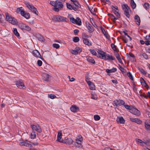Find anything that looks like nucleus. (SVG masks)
Masks as SVG:
<instances>
[{
  "label": "nucleus",
  "mask_w": 150,
  "mask_h": 150,
  "mask_svg": "<svg viewBox=\"0 0 150 150\" xmlns=\"http://www.w3.org/2000/svg\"><path fill=\"white\" fill-rule=\"evenodd\" d=\"M115 56L116 57L117 59L118 60V61L120 63H122V62L121 60V59L120 57V55L119 54L117 53L116 54H115Z\"/></svg>",
  "instance_id": "a19ab883"
},
{
  "label": "nucleus",
  "mask_w": 150,
  "mask_h": 150,
  "mask_svg": "<svg viewBox=\"0 0 150 150\" xmlns=\"http://www.w3.org/2000/svg\"><path fill=\"white\" fill-rule=\"evenodd\" d=\"M143 6L146 10H147L149 8V4L148 3H145Z\"/></svg>",
  "instance_id": "79ce46f5"
},
{
  "label": "nucleus",
  "mask_w": 150,
  "mask_h": 150,
  "mask_svg": "<svg viewBox=\"0 0 150 150\" xmlns=\"http://www.w3.org/2000/svg\"><path fill=\"white\" fill-rule=\"evenodd\" d=\"M82 137L79 135L78 136V137L76 138V143L78 144L82 145Z\"/></svg>",
  "instance_id": "f3484780"
},
{
  "label": "nucleus",
  "mask_w": 150,
  "mask_h": 150,
  "mask_svg": "<svg viewBox=\"0 0 150 150\" xmlns=\"http://www.w3.org/2000/svg\"><path fill=\"white\" fill-rule=\"evenodd\" d=\"M145 44L146 45H150V41L146 40L145 41Z\"/></svg>",
  "instance_id": "69168bd1"
},
{
  "label": "nucleus",
  "mask_w": 150,
  "mask_h": 150,
  "mask_svg": "<svg viewBox=\"0 0 150 150\" xmlns=\"http://www.w3.org/2000/svg\"><path fill=\"white\" fill-rule=\"evenodd\" d=\"M67 18L64 17L59 16V21H66V19Z\"/></svg>",
  "instance_id": "ea45409f"
},
{
  "label": "nucleus",
  "mask_w": 150,
  "mask_h": 150,
  "mask_svg": "<svg viewBox=\"0 0 150 150\" xmlns=\"http://www.w3.org/2000/svg\"><path fill=\"white\" fill-rule=\"evenodd\" d=\"M79 38L78 37H75L73 39V41L74 42H77L79 41Z\"/></svg>",
  "instance_id": "49530a36"
},
{
  "label": "nucleus",
  "mask_w": 150,
  "mask_h": 150,
  "mask_svg": "<svg viewBox=\"0 0 150 150\" xmlns=\"http://www.w3.org/2000/svg\"><path fill=\"white\" fill-rule=\"evenodd\" d=\"M139 70L141 73L143 74H146V72H145L144 70L142 68H139Z\"/></svg>",
  "instance_id": "bf43d9fd"
},
{
  "label": "nucleus",
  "mask_w": 150,
  "mask_h": 150,
  "mask_svg": "<svg viewBox=\"0 0 150 150\" xmlns=\"http://www.w3.org/2000/svg\"><path fill=\"white\" fill-rule=\"evenodd\" d=\"M90 51L93 55L94 56L97 55V53L94 49H90Z\"/></svg>",
  "instance_id": "a18cd8bd"
},
{
  "label": "nucleus",
  "mask_w": 150,
  "mask_h": 150,
  "mask_svg": "<svg viewBox=\"0 0 150 150\" xmlns=\"http://www.w3.org/2000/svg\"><path fill=\"white\" fill-rule=\"evenodd\" d=\"M143 56L144 58L146 59H147L149 58L148 55L145 53H144L143 54Z\"/></svg>",
  "instance_id": "680f3d73"
},
{
  "label": "nucleus",
  "mask_w": 150,
  "mask_h": 150,
  "mask_svg": "<svg viewBox=\"0 0 150 150\" xmlns=\"http://www.w3.org/2000/svg\"><path fill=\"white\" fill-rule=\"evenodd\" d=\"M111 71V73H114L116 72L117 70V68L113 67L112 69H110Z\"/></svg>",
  "instance_id": "052dcab7"
},
{
  "label": "nucleus",
  "mask_w": 150,
  "mask_h": 150,
  "mask_svg": "<svg viewBox=\"0 0 150 150\" xmlns=\"http://www.w3.org/2000/svg\"><path fill=\"white\" fill-rule=\"evenodd\" d=\"M82 51L81 48L79 47H76L74 50H72L71 51V53L74 54H77L80 53Z\"/></svg>",
  "instance_id": "1a4fd4ad"
},
{
  "label": "nucleus",
  "mask_w": 150,
  "mask_h": 150,
  "mask_svg": "<svg viewBox=\"0 0 150 150\" xmlns=\"http://www.w3.org/2000/svg\"><path fill=\"white\" fill-rule=\"evenodd\" d=\"M42 62L40 60H38L37 61V64L39 66H40L42 65Z\"/></svg>",
  "instance_id": "e2e57ef3"
},
{
  "label": "nucleus",
  "mask_w": 150,
  "mask_h": 150,
  "mask_svg": "<svg viewBox=\"0 0 150 150\" xmlns=\"http://www.w3.org/2000/svg\"><path fill=\"white\" fill-rule=\"evenodd\" d=\"M134 19L136 24L138 25H140V18L139 16L137 15H136L135 16Z\"/></svg>",
  "instance_id": "bb28decb"
},
{
  "label": "nucleus",
  "mask_w": 150,
  "mask_h": 150,
  "mask_svg": "<svg viewBox=\"0 0 150 150\" xmlns=\"http://www.w3.org/2000/svg\"><path fill=\"white\" fill-rule=\"evenodd\" d=\"M52 19L54 22H59V16H54L52 17Z\"/></svg>",
  "instance_id": "f704fd0d"
},
{
  "label": "nucleus",
  "mask_w": 150,
  "mask_h": 150,
  "mask_svg": "<svg viewBox=\"0 0 150 150\" xmlns=\"http://www.w3.org/2000/svg\"><path fill=\"white\" fill-rule=\"evenodd\" d=\"M21 15L27 19H28L30 17V14L29 13H25V11H24L23 14H22Z\"/></svg>",
  "instance_id": "c9c22d12"
},
{
  "label": "nucleus",
  "mask_w": 150,
  "mask_h": 150,
  "mask_svg": "<svg viewBox=\"0 0 150 150\" xmlns=\"http://www.w3.org/2000/svg\"><path fill=\"white\" fill-rule=\"evenodd\" d=\"M98 53L100 54V56H97L98 57H99L103 59H106V54L104 51L98 50Z\"/></svg>",
  "instance_id": "9d476101"
},
{
  "label": "nucleus",
  "mask_w": 150,
  "mask_h": 150,
  "mask_svg": "<svg viewBox=\"0 0 150 150\" xmlns=\"http://www.w3.org/2000/svg\"><path fill=\"white\" fill-rule=\"evenodd\" d=\"M122 7L124 11L125 15L127 18H129L130 14L129 13L131 10L129 6L127 4H124Z\"/></svg>",
  "instance_id": "20e7f679"
},
{
  "label": "nucleus",
  "mask_w": 150,
  "mask_h": 150,
  "mask_svg": "<svg viewBox=\"0 0 150 150\" xmlns=\"http://www.w3.org/2000/svg\"><path fill=\"white\" fill-rule=\"evenodd\" d=\"M129 54L130 57H132V61H134L135 60L134 55L131 53H129Z\"/></svg>",
  "instance_id": "8fccbe9b"
},
{
  "label": "nucleus",
  "mask_w": 150,
  "mask_h": 150,
  "mask_svg": "<svg viewBox=\"0 0 150 150\" xmlns=\"http://www.w3.org/2000/svg\"><path fill=\"white\" fill-rule=\"evenodd\" d=\"M62 134L61 133L59 132L57 135V141L61 143H62L63 140H61V139L62 137Z\"/></svg>",
  "instance_id": "a878e982"
},
{
  "label": "nucleus",
  "mask_w": 150,
  "mask_h": 150,
  "mask_svg": "<svg viewBox=\"0 0 150 150\" xmlns=\"http://www.w3.org/2000/svg\"><path fill=\"white\" fill-rule=\"evenodd\" d=\"M87 7L91 13L92 14H93L94 11L93 10V8L92 7H90L89 6L87 5Z\"/></svg>",
  "instance_id": "5fc2aeb1"
},
{
  "label": "nucleus",
  "mask_w": 150,
  "mask_h": 150,
  "mask_svg": "<svg viewBox=\"0 0 150 150\" xmlns=\"http://www.w3.org/2000/svg\"><path fill=\"white\" fill-rule=\"evenodd\" d=\"M6 18L7 21L9 23H11L13 25H16L17 23V20L14 17H12L8 13L5 14Z\"/></svg>",
  "instance_id": "f257e3e1"
},
{
  "label": "nucleus",
  "mask_w": 150,
  "mask_h": 150,
  "mask_svg": "<svg viewBox=\"0 0 150 150\" xmlns=\"http://www.w3.org/2000/svg\"><path fill=\"white\" fill-rule=\"evenodd\" d=\"M82 39L83 40V39H86L87 38H91V35H87L86 33H83L82 34Z\"/></svg>",
  "instance_id": "72a5a7b5"
},
{
  "label": "nucleus",
  "mask_w": 150,
  "mask_h": 150,
  "mask_svg": "<svg viewBox=\"0 0 150 150\" xmlns=\"http://www.w3.org/2000/svg\"><path fill=\"white\" fill-rule=\"evenodd\" d=\"M112 82L113 83L115 84H117L118 83V82L117 80L114 79L112 80Z\"/></svg>",
  "instance_id": "774afa93"
},
{
  "label": "nucleus",
  "mask_w": 150,
  "mask_h": 150,
  "mask_svg": "<svg viewBox=\"0 0 150 150\" xmlns=\"http://www.w3.org/2000/svg\"><path fill=\"white\" fill-rule=\"evenodd\" d=\"M17 86L20 88H22L24 86V84L22 81H17L16 82Z\"/></svg>",
  "instance_id": "4be33fe9"
},
{
  "label": "nucleus",
  "mask_w": 150,
  "mask_h": 150,
  "mask_svg": "<svg viewBox=\"0 0 150 150\" xmlns=\"http://www.w3.org/2000/svg\"><path fill=\"white\" fill-rule=\"evenodd\" d=\"M52 46L56 49H58L59 47V44L56 43H54L52 45Z\"/></svg>",
  "instance_id": "4d7b16f0"
},
{
  "label": "nucleus",
  "mask_w": 150,
  "mask_h": 150,
  "mask_svg": "<svg viewBox=\"0 0 150 150\" xmlns=\"http://www.w3.org/2000/svg\"><path fill=\"white\" fill-rule=\"evenodd\" d=\"M145 126L146 129L147 130H150V125L146 122H145Z\"/></svg>",
  "instance_id": "37998d69"
},
{
  "label": "nucleus",
  "mask_w": 150,
  "mask_h": 150,
  "mask_svg": "<svg viewBox=\"0 0 150 150\" xmlns=\"http://www.w3.org/2000/svg\"><path fill=\"white\" fill-rule=\"evenodd\" d=\"M83 43L86 45L88 46H90L91 45V42H89V40L87 39H83Z\"/></svg>",
  "instance_id": "473e14b6"
},
{
  "label": "nucleus",
  "mask_w": 150,
  "mask_h": 150,
  "mask_svg": "<svg viewBox=\"0 0 150 150\" xmlns=\"http://www.w3.org/2000/svg\"><path fill=\"white\" fill-rule=\"evenodd\" d=\"M108 15L110 16L111 20H112L114 22H115L117 19L115 16L112 14H109Z\"/></svg>",
  "instance_id": "4c0bfd02"
},
{
  "label": "nucleus",
  "mask_w": 150,
  "mask_h": 150,
  "mask_svg": "<svg viewBox=\"0 0 150 150\" xmlns=\"http://www.w3.org/2000/svg\"><path fill=\"white\" fill-rule=\"evenodd\" d=\"M130 112L133 114L138 116H139L141 115L140 111L135 108H132Z\"/></svg>",
  "instance_id": "9b49d317"
},
{
  "label": "nucleus",
  "mask_w": 150,
  "mask_h": 150,
  "mask_svg": "<svg viewBox=\"0 0 150 150\" xmlns=\"http://www.w3.org/2000/svg\"><path fill=\"white\" fill-rule=\"evenodd\" d=\"M112 10L113 11L115 15L118 18H120V15L118 11H116L117 10H118V9L117 7L115 6L114 7V6H112Z\"/></svg>",
  "instance_id": "2eb2a0df"
},
{
  "label": "nucleus",
  "mask_w": 150,
  "mask_h": 150,
  "mask_svg": "<svg viewBox=\"0 0 150 150\" xmlns=\"http://www.w3.org/2000/svg\"><path fill=\"white\" fill-rule=\"evenodd\" d=\"M131 4L132 7L133 9H134L135 8L136 5L134 1L131 2Z\"/></svg>",
  "instance_id": "3c124183"
},
{
  "label": "nucleus",
  "mask_w": 150,
  "mask_h": 150,
  "mask_svg": "<svg viewBox=\"0 0 150 150\" xmlns=\"http://www.w3.org/2000/svg\"><path fill=\"white\" fill-rule=\"evenodd\" d=\"M19 28L23 30H25L27 31H30L31 30V28L28 25L25 24L21 23L19 24Z\"/></svg>",
  "instance_id": "423d86ee"
},
{
  "label": "nucleus",
  "mask_w": 150,
  "mask_h": 150,
  "mask_svg": "<svg viewBox=\"0 0 150 150\" xmlns=\"http://www.w3.org/2000/svg\"><path fill=\"white\" fill-rule=\"evenodd\" d=\"M33 55L36 58H38L42 59V58L41 57V55L40 54V53L39 52L36 50H34L33 51Z\"/></svg>",
  "instance_id": "4468645a"
},
{
  "label": "nucleus",
  "mask_w": 150,
  "mask_h": 150,
  "mask_svg": "<svg viewBox=\"0 0 150 150\" xmlns=\"http://www.w3.org/2000/svg\"><path fill=\"white\" fill-rule=\"evenodd\" d=\"M129 119L132 122H135L138 124H141L142 123V121L138 118H130Z\"/></svg>",
  "instance_id": "a211bd4d"
},
{
  "label": "nucleus",
  "mask_w": 150,
  "mask_h": 150,
  "mask_svg": "<svg viewBox=\"0 0 150 150\" xmlns=\"http://www.w3.org/2000/svg\"><path fill=\"white\" fill-rule=\"evenodd\" d=\"M127 75L130 79L132 80H133V78L132 76L131 73H130L129 72L127 73Z\"/></svg>",
  "instance_id": "864d4df0"
},
{
  "label": "nucleus",
  "mask_w": 150,
  "mask_h": 150,
  "mask_svg": "<svg viewBox=\"0 0 150 150\" xmlns=\"http://www.w3.org/2000/svg\"><path fill=\"white\" fill-rule=\"evenodd\" d=\"M67 8L69 10L73 9L74 11L77 10L79 8H80L81 6H78L76 7V6L73 5L72 6L71 4H69L67 3Z\"/></svg>",
  "instance_id": "f8f14e48"
},
{
  "label": "nucleus",
  "mask_w": 150,
  "mask_h": 150,
  "mask_svg": "<svg viewBox=\"0 0 150 150\" xmlns=\"http://www.w3.org/2000/svg\"><path fill=\"white\" fill-rule=\"evenodd\" d=\"M119 69L122 72H125V69L121 67L120 65H119Z\"/></svg>",
  "instance_id": "13d9d810"
},
{
  "label": "nucleus",
  "mask_w": 150,
  "mask_h": 150,
  "mask_svg": "<svg viewBox=\"0 0 150 150\" xmlns=\"http://www.w3.org/2000/svg\"><path fill=\"white\" fill-rule=\"evenodd\" d=\"M115 58L112 57V55H110L109 54L106 55V59H105L106 60H115Z\"/></svg>",
  "instance_id": "c756f323"
},
{
  "label": "nucleus",
  "mask_w": 150,
  "mask_h": 150,
  "mask_svg": "<svg viewBox=\"0 0 150 150\" xmlns=\"http://www.w3.org/2000/svg\"><path fill=\"white\" fill-rule=\"evenodd\" d=\"M70 19L71 22L76 24L80 25L81 24V22L80 19L78 17L75 19L74 18L70 17Z\"/></svg>",
  "instance_id": "0eeeda50"
},
{
  "label": "nucleus",
  "mask_w": 150,
  "mask_h": 150,
  "mask_svg": "<svg viewBox=\"0 0 150 150\" xmlns=\"http://www.w3.org/2000/svg\"><path fill=\"white\" fill-rule=\"evenodd\" d=\"M25 4L26 7L34 13L37 15L38 12L36 8L28 2H25Z\"/></svg>",
  "instance_id": "f03ea898"
},
{
  "label": "nucleus",
  "mask_w": 150,
  "mask_h": 150,
  "mask_svg": "<svg viewBox=\"0 0 150 150\" xmlns=\"http://www.w3.org/2000/svg\"><path fill=\"white\" fill-rule=\"evenodd\" d=\"M135 140L137 144H140L141 146H144V144H146L147 143V142H145L142 141V140L138 139H136Z\"/></svg>",
  "instance_id": "393cba45"
},
{
  "label": "nucleus",
  "mask_w": 150,
  "mask_h": 150,
  "mask_svg": "<svg viewBox=\"0 0 150 150\" xmlns=\"http://www.w3.org/2000/svg\"><path fill=\"white\" fill-rule=\"evenodd\" d=\"M74 141L70 138H65L64 141H63L62 143L70 145L73 143Z\"/></svg>",
  "instance_id": "ddd939ff"
},
{
  "label": "nucleus",
  "mask_w": 150,
  "mask_h": 150,
  "mask_svg": "<svg viewBox=\"0 0 150 150\" xmlns=\"http://www.w3.org/2000/svg\"><path fill=\"white\" fill-rule=\"evenodd\" d=\"M85 80L86 81L88 84V81H90L89 80L90 78L87 76H86L85 77Z\"/></svg>",
  "instance_id": "0e129e2a"
},
{
  "label": "nucleus",
  "mask_w": 150,
  "mask_h": 150,
  "mask_svg": "<svg viewBox=\"0 0 150 150\" xmlns=\"http://www.w3.org/2000/svg\"><path fill=\"white\" fill-rule=\"evenodd\" d=\"M70 110L73 112H76L79 110V108L76 105H72L70 108Z\"/></svg>",
  "instance_id": "412c9836"
},
{
  "label": "nucleus",
  "mask_w": 150,
  "mask_h": 150,
  "mask_svg": "<svg viewBox=\"0 0 150 150\" xmlns=\"http://www.w3.org/2000/svg\"><path fill=\"white\" fill-rule=\"evenodd\" d=\"M101 30L102 33L104 34L106 38L108 39H109V36L108 34L106 32L104 29L103 27H101Z\"/></svg>",
  "instance_id": "7c9ffc66"
},
{
  "label": "nucleus",
  "mask_w": 150,
  "mask_h": 150,
  "mask_svg": "<svg viewBox=\"0 0 150 150\" xmlns=\"http://www.w3.org/2000/svg\"><path fill=\"white\" fill-rule=\"evenodd\" d=\"M13 33L17 37L19 36V34L16 28H15L13 29Z\"/></svg>",
  "instance_id": "58836bf2"
},
{
  "label": "nucleus",
  "mask_w": 150,
  "mask_h": 150,
  "mask_svg": "<svg viewBox=\"0 0 150 150\" xmlns=\"http://www.w3.org/2000/svg\"><path fill=\"white\" fill-rule=\"evenodd\" d=\"M50 4L53 6L57 7L59 9L63 8V5L61 2L60 1L57 0L55 1H51Z\"/></svg>",
  "instance_id": "7ed1b4c3"
},
{
  "label": "nucleus",
  "mask_w": 150,
  "mask_h": 150,
  "mask_svg": "<svg viewBox=\"0 0 150 150\" xmlns=\"http://www.w3.org/2000/svg\"><path fill=\"white\" fill-rule=\"evenodd\" d=\"M36 137L35 133L34 132H33L31 133L30 135V138L31 139H34Z\"/></svg>",
  "instance_id": "6e6d98bb"
},
{
  "label": "nucleus",
  "mask_w": 150,
  "mask_h": 150,
  "mask_svg": "<svg viewBox=\"0 0 150 150\" xmlns=\"http://www.w3.org/2000/svg\"><path fill=\"white\" fill-rule=\"evenodd\" d=\"M87 27L88 30V32L89 33H92L94 30L93 27L90 24L88 23L87 25Z\"/></svg>",
  "instance_id": "5701e85b"
},
{
  "label": "nucleus",
  "mask_w": 150,
  "mask_h": 150,
  "mask_svg": "<svg viewBox=\"0 0 150 150\" xmlns=\"http://www.w3.org/2000/svg\"><path fill=\"white\" fill-rule=\"evenodd\" d=\"M36 37L38 40L41 41H43L44 40L43 37L40 35H37Z\"/></svg>",
  "instance_id": "e433bc0d"
},
{
  "label": "nucleus",
  "mask_w": 150,
  "mask_h": 150,
  "mask_svg": "<svg viewBox=\"0 0 150 150\" xmlns=\"http://www.w3.org/2000/svg\"><path fill=\"white\" fill-rule=\"evenodd\" d=\"M113 105L116 107L121 106L125 104V102L121 99H118L115 100L113 101Z\"/></svg>",
  "instance_id": "39448f33"
},
{
  "label": "nucleus",
  "mask_w": 150,
  "mask_h": 150,
  "mask_svg": "<svg viewBox=\"0 0 150 150\" xmlns=\"http://www.w3.org/2000/svg\"><path fill=\"white\" fill-rule=\"evenodd\" d=\"M70 1L73 2L72 4L76 7L78 6H81V5L79 4L78 1L76 0H70Z\"/></svg>",
  "instance_id": "2f4dec72"
},
{
  "label": "nucleus",
  "mask_w": 150,
  "mask_h": 150,
  "mask_svg": "<svg viewBox=\"0 0 150 150\" xmlns=\"http://www.w3.org/2000/svg\"><path fill=\"white\" fill-rule=\"evenodd\" d=\"M48 97L52 99H53L57 98L55 95L52 94H49L48 95Z\"/></svg>",
  "instance_id": "09e8293b"
},
{
  "label": "nucleus",
  "mask_w": 150,
  "mask_h": 150,
  "mask_svg": "<svg viewBox=\"0 0 150 150\" xmlns=\"http://www.w3.org/2000/svg\"><path fill=\"white\" fill-rule=\"evenodd\" d=\"M31 127L33 131H35L38 133L42 132V129L38 125H31Z\"/></svg>",
  "instance_id": "6e6552de"
},
{
  "label": "nucleus",
  "mask_w": 150,
  "mask_h": 150,
  "mask_svg": "<svg viewBox=\"0 0 150 150\" xmlns=\"http://www.w3.org/2000/svg\"><path fill=\"white\" fill-rule=\"evenodd\" d=\"M88 85L89 86V88L91 90H94L95 89L94 84L91 81H88Z\"/></svg>",
  "instance_id": "c85d7f7f"
},
{
  "label": "nucleus",
  "mask_w": 150,
  "mask_h": 150,
  "mask_svg": "<svg viewBox=\"0 0 150 150\" xmlns=\"http://www.w3.org/2000/svg\"><path fill=\"white\" fill-rule=\"evenodd\" d=\"M111 47L112 48V49L115 52H117V49L116 47V46L113 43H112L111 44Z\"/></svg>",
  "instance_id": "c03bdc74"
},
{
  "label": "nucleus",
  "mask_w": 150,
  "mask_h": 150,
  "mask_svg": "<svg viewBox=\"0 0 150 150\" xmlns=\"http://www.w3.org/2000/svg\"><path fill=\"white\" fill-rule=\"evenodd\" d=\"M69 81L71 82H72L74 81L75 80V79L74 78H71L70 76H69Z\"/></svg>",
  "instance_id": "338daca9"
},
{
  "label": "nucleus",
  "mask_w": 150,
  "mask_h": 150,
  "mask_svg": "<svg viewBox=\"0 0 150 150\" xmlns=\"http://www.w3.org/2000/svg\"><path fill=\"white\" fill-rule=\"evenodd\" d=\"M24 11L23 8L22 7L18 8L16 10V12L17 13H20L21 15L23 14Z\"/></svg>",
  "instance_id": "cd10ccee"
},
{
  "label": "nucleus",
  "mask_w": 150,
  "mask_h": 150,
  "mask_svg": "<svg viewBox=\"0 0 150 150\" xmlns=\"http://www.w3.org/2000/svg\"><path fill=\"white\" fill-rule=\"evenodd\" d=\"M116 121L117 123L121 124H124L125 122V120L123 117L122 116L117 117L116 120Z\"/></svg>",
  "instance_id": "6ab92c4d"
},
{
  "label": "nucleus",
  "mask_w": 150,
  "mask_h": 150,
  "mask_svg": "<svg viewBox=\"0 0 150 150\" xmlns=\"http://www.w3.org/2000/svg\"><path fill=\"white\" fill-rule=\"evenodd\" d=\"M26 141H25L23 140L22 142H19V144L21 146H24L26 147H32L31 144L27 142Z\"/></svg>",
  "instance_id": "dca6fc26"
},
{
  "label": "nucleus",
  "mask_w": 150,
  "mask_h": 150,
  "mask_svg": "<svg viewBox=\"0 0 150 150\" xmlns=\"http://www.w3.org/2000/svg\"><path fill=\"white\" fill-rule=\"evenodd\" d=\"M43 79L45 81H48L50 76L47 73H43L42 74Z\"/></svg>",
  "instance_id": "b1692460"
},
{
  "label": "nucleus",
  "mask_w": 150,
  "mask_h": 150,
  "mask_svg": "<svg viewBox=\"0 0 150 150\" xmlns=\"http://www.w3.org/2000/svg\"><path fill=\"white\" fill-rule=\"evenodd\" d=\"M86 60L88 62L93 64H94L95 63V62L93 57H92L87 56L86 57Z\"/></svg>",
  "instance_id": "aec40b11"
},
{
  "label": "nucleus",
  "mask_w": 150,
  "mask_h": 150,
  "mask_svg": "<svg viewBox=\"0 0 150 150\" xmlns=\"http://www.w3.org/2000/svg\"><path fill=\"white\" fill-rule=\"evenodd\" d=\"M94 120H95L98 121L100 120V117L98 115H95L94 116Z\"/></svg>",
  "instance_id": "603ef678"
},
{
  "label": "nucleus",
  "mask_w": 150,
  "mask_h": 150,
  "mask_svg": "<svg viewBox=\"0 0 150 150\" xmlns=\"http://www.w3.org/2000/svg\"><path fill=\"white\" fill-rule=\"evenodd\" d=\"M125 108L127 110H129L130 111H131V110L132 109V108H131V106H129L128 105L124 104L123 105Z\"/></svg>",
  "instance_id": "de8ad7c7"
}]
</instances>
